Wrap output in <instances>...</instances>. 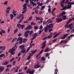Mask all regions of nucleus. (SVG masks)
Here are the masks:
<instances>
[{
    "instance_id": "29",
    "label": "nucleus",
    "mask_w": 74,
    "mask_h": 74,
    "mask_svg": "<svg viewBox=\"0 0 74 74\" xmlns=\"http://www.w3.org/2000/svg\"><path fill=\"white\" fill-rule=\"evenodd\" d=\"M30 3H31L32 4V5H37L36 3H34V2H33L32 1L30 2Z\"/></svg>"
},
{
    "instance_id": "12",
    "label": "nucleus",
    "mask_w": 74,
    "mask_h": 74,
    "mask_svg": "<svg viewBox=\"0 0 74 74\" xmlns=\"http://www.w3.org/2000/svg\"><path fill=\"white\" fill-rule=\"evenodd\" d=\"M32 28V27L30 25H29L26 27V29L28 30H30V29H31Z\"/></svg>"
},
{
    "instance_id": "49",
    "label": "nucleus",
    "mask_w": 74,
    "mask_h": 74,
    "mask_svg": "<svg viewBox=\"0 0 74 74\" xmlns=\"http://www.w3.org/2000/svg\"><path fill=\"white\" fill-rule=\"evenodd\" d=\"M18 29H16L15 30H14V33H16V32H18Z\"/></svg>"
},
{
    "instance_id": "7",
    "label": "nucleus",
    "mask_w": 74,
    "mask_h": 74,
    "mask_svg": "<svg viewBox=\"0 0 74 74\" xmlns=\"http://www.w3.org/2000/svg\"><path fill=\"white\" fill-rule=\"evenodd\" d=\"M25 46L24 45H22L19 46V48L21 49V50H23L25 49Z\"/></svg>"
},
{
    "instance_id": "50",
    "label": "nucleus",
    "mask_w": 74,
    "mask_h": 74,
    "mask_svg": "<svg viewBox=\"0 0 74 74\" xmlns=\"http://www.w3.org/2000/svg\"><path fill=\"white\" fill-rule=\"evenodd\" d=\"M49 2H50L49 0H47L46 1V2L45 3V4H47V3H49Z\"/></svg>"
},
{
    "instance_id": "36",
    "label": "nucleus",
    "mask_w": 74,
    "mask_h": 74,
    "mask_svg": "<svg viewBox=\"0 0 74 74\" xmlns=\"http://www.w3.org/2000/svg\"><path fill=\"white\" fill-rule=\"evenodd\" d=\"M47 42V41H45L42 43V45H44L45 46H46V45H45V43Z\"/></svg>"
},
{
    "instance_id": "58",
    "label": "nucleus",
    "mask_w": 74,
    "mask_h": 74,
    "mask_svg": "<svg viewBox=\"0 0 74 74\" xmlns=\"http://www.w3.org/2000/svg\"><path fill=\"white\" fill-rule=\"evenodd\" d=\"M31 24L32 25H36V24L32 22L31 23Z\"/></svg>"
},
{
    "instance_id": "27",
    "label": "nucleus",
    "mask_w": 74,
    "mask_h": 74,
    "mask_svg": "<svg viewBox=\"0 0 74 74\" xmlns=\"http://www.w3.org/2000/svg\"><path fill=\"white\" fill-rule=\"evenodd\" d=\"M37 52V50H35L34 51H31V53H33V55H34V54L35 53H36V52Z\"/></svg>"
},
{
    "instance_id": "64",
    "label": "nucleus",
    "mask_w": 74,
    "mask_h": 74,
    "mask_svg": "<svg viewBox=\"0 0 74 74\" xmlns=\"http://www.w3.org/2000/svg\"><path fill=\"white\" fill-rule=\"evenodd\" d=\"M51 11V9H48V12L49 13H50Z\"/></svg>"
},
{
    "instance_id": "39",
    "label": "nucleus",
    "mask_w": 74,
    "mask_h": 74,
    "mask_svg": "<svg viewBox=\"0 0 74 74\" xmlns=\"http://www.w3.org/2000/svg\"><path fill=\"white\" fill-rule=\"evenodd\" d=\"M33 30H32V31H31L30 32V33H29V35H31L30 36V37H31V36H32V35H31V34H32V33H33Z\"/></svg>"
},
{
    "instance_id": "25",
    "label": "nucleus",
    "mask_w": 74,
    "mask_h": 74,
    "mask_svg": "<svg viewBox=\"0 0 74 74\" xmlns=\"http://www.w3.org/2000/svg\"><path fill=\"white\" fill-rule=\"evenodd\" d=\"M46 60V58H45V57H42L41 58V60L42 61H45Z\"/></svg>"
},
{
    "instance_id": "38",
    "label": "nucleus",
    "mask_w": 74,
    "mask_h": 74,
    "mask_svg": "<svg viewBox=\"0 0 74 74\" xmlns=\"http://www.w3.org/2000/svg\"><path fill=\"white\" fill-rule=\"evenodd\" d=\"M30 47H29L26 50V51L25 52V53H27V52H28V51H29V50H30Z\"/></svg>"
},
{
    "instance_id": "43",
    "label": "nucleus",
    "mask_w": 74,
    "mask_h": 74,
    "mask_svg": "<svg viewBox=\"0 0 74 74\" xmlns=\"http://www.w3.org/2000/svg\"><path fill=\"white\" fill-rule=\"evenodd\" d=\"M15 59V58H12L10 61V62H12L13 60H14Z\"/></svg>"
},
{
    "instance_id": "31",
    "label": "nucleus",
    "mask_w": 74,
    "mask_h": 74,
    "mask_svg": "<svg viewBox=\"0 0 74 74\" xmlns=\"http://www.w3.org/2000/svg\"><path fill=\"white\" fill-rule=\"evenodd\" d=\"M29 34L28 33H27L26 32H25L24 33V35L25 36V37H27L28 36Z\"/></svg>"
},
{
    "instance_id": "41",
    "label": "nucleus",
    "mask_w": 74,
    "mask_h": 74,
    "mask_svg": "<svg viewBox=\"0 0 74 74\" xmlns=\"http://www.w3.org/2000/svg\"><path fill=\"white\" fill-rule=\"evenodd\" d=\"M45 6H42L41 7V9H40V10H43L44 8H45Z\"/></svg>"
},
{
    "instance_id": "63",
    "label": "nucleus",
    "mask_w": 74,
    "mask_h": 74,
    "mask_svg": "<svg viewBox=\"0 0 74 74\" xmlns=\"http://www.w3.org/2000/svg\"><path fill=\"white\" fill-rule=\"evenodd\" d=\"M49 53H47L46 55V58H47V56H49Z\"/></svg>"
},
{
    "instance_id": "23",
    "label": "nucleus",
    "mask_w": 74,
    "mask_h": 74,
    "mask_svg": "<svg viewBox=\"0 0 74 74\" xmlns=\"http://www.w3.org/2000/svg\"><path fill=\"white\" fill-rule=\"evenodd\" d=\"M73 21V19H72V18H70L68 21L67 22V23H70V22H71V21Z\"/></svg>"
},
{
    "instance_id": "44",
    "label": "nucleus",
    "mask_w": 74,
    "mask_h": 74,
    "mask_svg": "<svg viewBox=\"0 0 74 74\" xmlns=\"http://www.w3.org/2000/svg\"><path fill=\"white\" fill-rule=\"evenodd\" d=\"M16 63V61H14L13 62V63H12V64L14 66H15V64Z\"/></svg>"
},
{
    "instance_id": "14",
    "label": "nucleus",
    "mask_w": 74,
    "mask_h": 74,
    "mask_svg": "<svg viewBox=\"0 0 74 74\" xmlns=\"http://www.w3.org/2000/svg\"><path fill=\"white\" fill-rule=\"evenodd\" d=\"M8 63H9V62L6 61L4 63L2 64V65H4V66H5V65L8 64Z\"/></svg>"
},
{
    "instance_id": "28",
    "label": "nucleus",
    "mask_w": 74,
    "mask_h": 74,
    "mask_svg": "<svg viewBox=\"0 0 74 74\" xmlns=\"http://www.w3.org/2000/svg\"><path fill=\"white\" fill-rule=\"evenodd\" d=\"M16 26L19 29H20L21 27V25L20 24H18Z\"/></svg>"
},
{
    "instance_id": "62",
    "label": "nucleus",
    "mask_w": 74,
    "mask_h": 74,
    "mask_svg": "<svg viewBox=\"0 0 74 74\" xmlns=\"http://www.w3.org/2000/svg\"><path fill=\"white\" fill-rule=\"evenodd\" d=\"M45 46H44L43 45V46H42L41 47V49H44L45 48Z\"/></svg>"
},
{
    "instance_id": "6",
    "label": "nucleus",
    "mask_w": 74,
    "mask_h": 74,
    "mask_svg": "<svg viewBox=\"0 0 74 74\" xmlns=\"http://www.w3.org/2000/svg\"><path fill=\"white\" fill-rule=\"evenodd\" d=\"M4 70V68L3 66H0V72L2 73Z\"/></svg>"
},
{
    "instance_id": "10",
    "label": "nucleus",
    "mask_w": 74,
    "mask_h": 74,
    "mask_svg": "<svg viewBox=\"0 0 74 74\" xmlns=\"http://www.w3.org/2000/svg\"><path fill=\"white\" fill-rule=\"evenodd\" d=\"M17 46H14L12 48V49L13 52H14L15 51L16 48H17Z\"/></svg>"
},
{
    "instance_id": "1",
    "label": "nucleus",
    "mask_w": 74,
    "mask_h": 74,
    "mask_svg": "<svg viewBox=\"0 0 74 74\" xmlns=\"http://www.w3.org/2000/svg\"><path fill=\"white\" fill-rule=\"evenodd\" d=\"M68 4H70L67 5V6H66V8L67 9H70L71 8V5H73L74 4V1L71 2H69L68 3Z\"/></svg>"
},
{
    "instance_id": "32",
    "label": "nucleus",
    "mask_w": 74,
    "mask_h": 74,
    "mask_svg": "<svg viewBox=\"0 0 74 74\" xmlns=\"http://www.w3.org/2000/svg\"><path fill=\"white\" fill-rule=\"evenodd\" d=\"M26 52V50L25 49H23V50L21 51V53H25Z\"/></svg>"
},
{
    "instance_id": "26",
    "label": "nucleus",
    "mask_w": 74,
    "mask_h": 74,
    "mask_svg": "<svg viewBox=\"0 0 74 74\" xmlns=\"http://www.w3.org/2000/svg\"><path fill=\"white\" fill-rule=\"evenodd\" d=\"M59 34H60V33H57V34H56L53 37V38H56V37H57V36H58V35H59Z\"/></svg>"
},
{
    "instance_id": "56",
    "label": "nucleus",
    "mask_w": 74,
    "mask_h": 74,
    "mask_svg": "<svg viewBox=\"0 0 74 74\" xmlns=\"http://www.w3.org/2000/svg\"><path fill=\"white\" fill-rule=\"evenodd\" d=\"M35 14H37L38 13V10H36L34 11Z\"/></svg>"
},
{
    "instance_id": "52",
    "label": "nucleus",
    "mask_w": 74,
    "mask_h": 74,
    "mask_svg": "<svg viewBox=\"0 0 74 74\" xmlns=\"http://www.w3.org/2000/svg\"><path fill=\"white\" fill-rule=\"evenodd\" d=\"M1 32H2V33H5V31H4L3 30H2L1 31Z\"/></svg>"
},
{
    "instance_id": "21",
    "label": "nucleus",
    "mask_w": 74,
    "mask_h": 74,
    "mask_svg": "<svg viewBox=\"0 0 74 74\" xmlns=\"http://www.w3.org/2000/svg\"><path fill=\"white\" fill-rule=\"evenodd\" d=\"M48 29L49 28H48L46 26V27H45L44 28V32H47V31H48Z\"/></svg>"
},
{
    "instance_id": "42",
    "label": "nucleus",
    "mask_w": 74,
    "mask_h": 74,
    "mask_svg": "<svg viewBox=\"0 0 74 74\" xmlns=\"http://www.w3.org/2000/svg\"><path fill=\"white\" fill-rule=\"evenodd\" d=\"M26 7H24L23 9L24 10L23 11H24L25 12L26 11Z\"/></svg>"
},
{
    "instance_id": "9",
    "label": "nucleus",
    "mask_w": 74,
    "mask_h": 74,
    "mask_svg": "<svg viewBox=\"0 0 74 74\" xmlns=\"http://www.w3.org/2000/svg\"><path fill=\"white\" fill-rule=\"evenodd\" d=\"M43 51H44V50H41L39 53L36 56V58H37L38 57V56H39V55H41V53H42V52H43Z\"/></svg>"
},
{
    "instance_id": "11",
    "label": "nucleus",
    "mask_w": 74,
    "mask_h": 74,
    "mask_svg": "<svg viewBox=\"0 0 74 74\" xmlns=\"http://www.w3.org/2000/svg\"><path fill=\"white\" fill-rule=\"evenodd\" d=\"M41 66V64H37L34 67V68L35 69H37V68H39V67H40Z\"/></svg>"
},
{
    "instance_id": "40",
    "label": "nucleus",
    "mask_w": 74,
    "mask_h": 74,
    "mask_svg": "<svg viewBox=\"0 0 74 74\" xmlns=\"http://www.w3.org/2000/svg\"><path fill=\"white\" fill-rule=\"evenodd\" d=\"M55 72H54V74H57V72H58V69H55Z\"/></svg>"
},
{
    "instance_id": "5",
    "label": "nucleus",
    "mask_w": 74,
    "mask_h": 74,
    "mask_svg": "<svg viewBox=\"0 0 74 74\" xmlns=\"http://www.w3.org/2000/svg\"><path fill=\"white\" fill-rule=\"evenodd\" d=\"M37 33H35L33 35H32V38L31 39V40H33L34 39H35L36 38V37L37 36Z\"/></svg>"
},
{
    "instance_id": "2",
    "label": "nucleus",
    "mask_w": 74,
    "mask_h": 74,
    "mask_svg": "<svg viewBox=\"0 0 74 74\" xmlns=\"http://www.w3.org/2000/svg\"><path fill=\"white\" fill-rule=\"evenodd\" d=\"M30 69H28L27 70V71H26V73L27 74H34V69H32L31 71H30Z\"/></svg>"
},
{
    "instance_id": "37",
    "label": "nucleus",
    "mask_w": 74,
    "mask_h": 74,
    "mask_svg": "<svg viewBox=\"0 0 74 74\" xmlns=\"http://www.w3.org/2000/svg\"><path fill=\"white\" fill-rule=\"evenodd\" d=\"M42 32H43V30L42 29L41 30H40L38 32L39 34H41V33Z\"/></svg>"
},
{
    "instance_id": "55",
    "label": "nucleus",
    "mask_w": 74,
    "mask_h": 74,
    "mask_svg": "<svg viewBox=\"0 0 74 74\" xmlns=\"http://www.w3.org/2000/svg\"><path fill=\"white\" fill-rule=\"evenodd\" d=\"M9 52H10V53H11V52H14L12 50V49H10V51H8Z\"/></svg>"
},
{
    "instance_id": "45",
    "label": "nucleus",
    "mask_w": 74,
    "mask_h": 74,
    "mask_svg": "<svg viewBox=\"0 0 74 74\" xmlns=\"http://www.w3.org/2000/svg\"><path fill=\"white\" fill-rule=\"evenodd\" d=\"M12 66V65H11V64H10V65H8L7 66H6V67H11Z\"/></svg>"
},
{
    "instance_id": "60",
    "label": "nucleus",
    "mask_w": 74,
    "mask_h": 74,
    "mask_svg": "<svg viewBox=\"0 0 74 74\" xmlns=\"http://www.w3.org/2000/svg\"><path fill=\"white\" fill-rule=\"evenodd\" d=\"M12 14H13V15H14V17H15V16H16V15H17L16 14L14 13H12Z\"/></svg>"
},
{
    "instance_id": "3",
    "label": "nucleus",
    "mask_w": 74,
    "mask_h": 74,
    "mask_svg": "<svg viewBox=\"0 0 74 74\" xmlns=\"http://www.w3.org/2000/svg\"><path fill=\"white\" fill-rule=\"evenodd\" d=\"M53 25L54 23H51L49 24L48 25H47V28L49 29V28H52L53 27Z\"/></svg>"
},
{
    "instance_id": "59",
    "label": "nucleus",
    "mask_w": 74,
    "mask_h": 74,
    "mask_svg": "<svg viewBox=\"0 0 74 74\" xmlns=\"http://www.w3.org/2000/svg\"><path fill=\"white\" fill-rule=\"evenodd\" d=\"M8 3V1H5L4 3H3V4H5V5H7V4Z\"/></svg>"
},
{
    "instance_id": "8",
    "label": "nucleus",
    "mask_w": 74,
    "mask_h": 74,
    "mask_svg": "<svg viewBox=\"0 0 74 74\" xmlns=\"http://www.w3.org/2000/svg\"><path fill=\"white\" fill-rule=\"evenodd\" d=\"M66 14V12H65L64 11L59 15V16L61 17V16H63V15H65Z\"/></svg>"
},
{
    "instance_id": "4",
    "label": "nucleus",
    "mask_w": 74,
    "mask_h": 74,
    "mask_svg": "<svg viewBox=\"0 0 74 74\" xmlns=\"http://www.w3.org/2000/svg\"><path fill=\"white\" fill-rule=\"evenodd\" d=\"M59 18H57L56 19V22H57L58 23H59L60 22L62 21V19L61 18H59L58 16H57Z\"/></svg>"
},
{
    "instance_id": "33",
    "label": "nucleus",
    "mask_w": 74,
    "mask_h": 74,
    "mask_svg": "<svg viewBox=\"0 0 74 74\" xmlns=\"http://www.w3.org/2000/svg\"><path fill=\"white\" fill-rule=\"evenodd\" d=\"M27 40V38H24L23 39V42L24 43H25V42Z\"/></svg>"
},
{
    "instance_id": "19",
    "label": "nucleus",
    "mask_w": 74,
    "mask_h": 74,
    "mask_svg": "<svg viewBox=\"0 0 74 74\" xmlns=\"http://www.w3.org/2000/svg\"><path fill=\"white\" fill-rule=\"evenodd\" d=\"M10 20H12L14 18V15L12 14H10Z\"/></svg>"
},
{
    "instance_id": "13",
    "label": "nucleus",
    "mask_w": 74,
    "mask_h": 74,
    "mask_svg": "<svg viewBox=\"0 0 74 74\" xmlns=\"http://www.w3.org/2000/svg\"><path fill=\"white\" fill-rule=\"evenodd\" d=\"M37 4L38 5H39V6H40V7L42 6V5H43L42 2L41 3H40L39 2H38L37 3Z\"/></svg>"
},
{
    "instance_id": "53",
    "label": "nucleus",
    "mask_w": 74,
    "mask_h": 74,
    "mask_svg": "<svg viewBox=\"0 0 74 74\" xmlns=\"http://www.w3.org/2000/svg\"><path fill=\"white\" fill-rule=\"evenodd\" d=\"M60 3H61V7H64V5H63V3L61 2H60Z\"/></svg>"
},
{
    "instance_id": "46",
    "label": "nucleus",
    "mask_w": 74,
    "mask_h": 74,
    "mask_svg": "<svg viewBox=\"0 0 74 74\" xmlns=\"http://www.w3.org/2000/svg\"><path fill=\"white\" fill-rule=\"evenodd\" d=\"M21 29H23V28L24 27H25V25H21Z\"/></svg>"
},
{
    "instance_id": "35",
    "label": "nucleus",
    "mask_w": 74,
    "mask_h": 74,
    "mask_svg": "<svg viewBox=\"0 0 74 74\" xmlns=\"http://www.w3.org/2000/svg\"><path fill=\"white\" fill-rule=\"evenodd\" d=\"M48 30H49V33H51V32H52V30H53V29H52L50 28H49Z\"/></svg>"
},
{
    "instance_id": "47",
    "label": "nucleus",
    "mask_w": 74,
    "mask_h": 74,
    "mask_svg": "<svg viewBox=\"0 0 74 74\" xmlns=\"http://www.w3.org/2000/svg\"><path fill=\"white\" fill-rule=\"evenodd\" d=\"M61 3H62L63 4H64L65 3V0H62V1L61 2Z\"/></svg>"
},
{
    "instance_id": "51",
    "label": "nucleus",
    "mask_w": 74,
    "mask_h": 74,
    "mask_svg": "<svg viewBox=\"0 0 74 74\" xmlns=\"http://www.w3.org/2000/svg\"><path fill=\"white\" fill-rule=\"evenodd\" d=\"M34 29L35 30H36L37 29H38V27L37 26H35L34 27Z\"/></svg>"
},
{
    "instance_id": "20",
    "label": "nucleus",
    "mask_w": 74,
    "mask_h": 74,
    "mask_svg": "<svg viewBox=\"0 0 74 74\" xmlns=\"http://www.w3.org/2000/svg\"><path fill=\"white\" fill-rule=\"evenodd\" d=\"M21 18H22L21 19H23V18H24V16H23V14H21L20 15L19 18L20 19Z\"/></svg>"
},
{
    "instance_id": "24",
    "label": "nucleus",
    "mask_w": 74,
    "mask_h": 74,
    "mask_svg": "<svg viewBox=\"0 0 74 74\" xmlns=\"http://www.w3.org/2000/svg\"><path fill=\"white\" fill-rule=\"evenodd\" d=\"M71 25H73V24H71L69 25V29H70V30H71L73 27H72L71 26Z\"/></svg>"
},
{
    "instance_id": "17",
    "label": "nucleus",
    "mask_w": 74,
    "mask_h": 74,
    "mask_svg": "<svg viewBox=\"0 0 74 74\" xmlns=\"http://www.w3.org/2000/svg\"><path fill=\"white\" fill-rule=\"evenodd\" d=\"M62 18L63 20H66V19H67L68 18L66 17V16L65 15L64 16L62 17Z\"/></svg>"
},
{
    "instance_id": "18",
    "label": "nucleus",
    "mask_w": 74,
    "mask_h": 74,
    "mask_svg": "<svg viewBox=\"0 0 74 74\" xmlns=\"http://www.w3.org/2000/svg\"><path fill=\"white\" fill-rule=\"evenodd\" d=\"M3 57H4V58L6 57V56H5V54H2L0 55V58L1 57L3 58Z\"/></svg>"
},
{
    "instance_id": "57",
    "label": "nucleus",
    "mask_w": 74,
    "mask_h": 74,
    "mask_svg": "<svg viewBox=\"0 0 74 74\" xmlns=\"http://www.w3.org/2000/svg\"><path fill=\"white\" fill-rule=\"evenodd\" d=\"M29 56H30V57H31V56H33V53H29Z\"/></svg>"
},
{
    "instance_id": "22",
    "label": "nucleus",
    "mask_w": 74,
    "mask_h": 74,
    "mask_svg": "<svg viewBox=\"0 0 74 74\" xmlns=\"http://www.w3.org/2000/svg\"><path fill=\"white\" fill-rule=\"evenodd\" d=\"M49 49H50L48 48H47V49H46L44 51V52H49Z\"/></svg>"
},
{
    "instance_id": "15",
    "label": "nucleus",
    "mask_w": 74,
    "mask_h": 74,
    "mask_svg": "<svg viewBox=\"0 0 74 74\" xmlns=\"http://www.w3.org/2000/svg\"><path fill=\"white\" fill-rule=\"evenodd\" d=\"M68 35H69L68 34H65V35H64L63 36L64 37L62 38L61 39H62L63 40H64V38H66V37H67V36H68Z\"/></svg>"
},
{
    "instance_id": "30",
    "label": "nucleus",
    "mask_w": 74,
    "mask_h": 74,
    "mask_svg": "<svg viewBox=\"0 0 74 74\" xmlns=\"http://www.w3.org/2000/svg\"><path fill=\"white\" fill-rule=\"evenodd\" d=\"M63 8H62V9H61V10H67V7L66 6L65 7H63Z\"/></svg>"
},
{
    "instance_id": "54",
    "label": "nucleus",
    "mask_w": 74,
    "mask_h": 74,
    "mask_svg": "<svg viewBox=\"0 0 74 74\" xmlns=\"http://www.w3.org/2000/svg\"><path fill=\"white\" fill-rule=\"evenodd\" d=\"M31 62L30 60H29L28 62H26L27 64H28L29 63H30Z\"/></svg>"
},
{
    "instance_id": "61",
    "label": "nucleus",
    "mask_w": 74,
    "mask_h": 74,
    "mask_svg": "<svg viewBox=\"0 0 74 74\" xmlns=\"http://www.w3.org/2000/svg\"><path fill=\"white\" fill-rule=\"evenodd\" d=\"M5 49V46H3L2 47V50H4Z\"/></svg>"
},
{
    "instance_id": "34",
    "label": "nucleus",
    "mask_w": 74,
    "mask_h": 74,
    "mask_svg": "<svg viewBox=\"0 0 74 74\" xmlns=\"http://www.w3.org/2000/svg\"><path fill=\"white\" fill-rule=\"evenodd\" d=\"M36 21H38V20H40V18L36 16Z\"/></svg>"
},
{
    "instance_id": "48",
    "label": "nucleus",
    "mask_w": 74,
    "mask_h": 74,
    "mask_svg": "<svg viewBox=\"0 0 74 74\" xmlns=\"http://www.w3.org/2000/svg\"><path fill=\"white\" fill-rule=\"evenodd\" d=\"M43 28V27H42V26L40 25L39 28V29H40V30H42V29Z\"/></svg>"
},
{
    "instance_id": "16",
    "label": "nucleus",
    "mask_w": 74,
    "mask_h": 74,
    "mask_svg": "<svg viewBox=\"0 0 74 74\" xmlns=\"http://www.w3.org/2000/svg\"><path fill=\"white\" fill-rule=\"evenodd\" d=\"M22 38L21 37H19L18 39L17 40V41H23Z\"/></svg>"
}]
</instances>
